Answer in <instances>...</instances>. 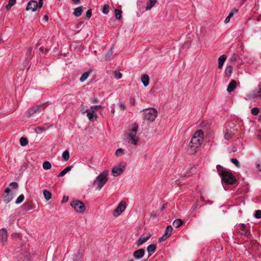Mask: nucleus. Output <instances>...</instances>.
<instances>
[{"label":"nucleus","instance_id":"4be33fe9","mask_svg":"<svg viewBox=\"0 0 261 261\" xmlns=\"http://www.w3.org/2000/svg\"><path fill=\"white\" fill-rule=\"evenodd\" d=\"M234 135V133L230 130H226V132L224 133V138L226 140H229L231 139Z\"/></svg>","mask_w":261,"mask_h":261},{"label":"nucleus","instance_id":"6ab92c4d","mask_svg":"<svg viewBox=\"0 0 261 261\" xmlns=\"http://www.w3.org/2000/svg\"><path fill=\"white\" fill-rule=\"evenodd\" d=\"M227 57L225 55H221L218 58V68L221 69L222 68L224 62L225 61Z\"/></svg>","mask_w":261,"mask_h":261},{"label":"nucleus","instance_id":"f8f14e48","mask_svg":"<svg viewBox=\"0 0 261 261\" xmlns=\"http://www.w3.org/2000/svg\"><path fill=\"white\" fill-rule=\"evenodd\" d=\"M150 237L151 234L149 233H147L146 235L141 236L136 243L137 246H140L145 243Z\"/></svg>","mask_w":261,"mask_h":261},{"label":"nucleus","instance_id":"f3484780","mask_svg":"<svg viewBox=\"0 0 261 261\" xmlns=\"http://www.w3.org/2000/svg\"><path fill=\"white\" fill-rule=\"evenodd\" d=\"M156 250V245L154 244H150L148 246L147 251L148 253V256H150Z\"/></svg>","mask_w":261,"mask_h":261},{"label":"nucleus","instance_id":"338daca9","mask_svg":"<svg viewBox=\"0 0 261 261\" xmlns=\"http://www.w3.org/2000/svg\"><path fill=\"white\" fill-rule=\"evenodd\" d=\"M39 50H40V51H41V52H43L44 48H43V47H40V48H39Z\"/></svg>","mask_w":261,"mask_h":261},{"label":"nucleus","instance_id":"aec40b11","mask_svg":"<svg viewBox=\"0 0 261 261\" xmlns=\"http://www.w3.org/2000/svg\"><path fill=\"white\" fill-rule=\"evenodd\" d=\"M92 71V70L91 69H90L88 70V71L83 73L82 74L81 77H80V82L82 83L85 82L88 79V77H89V76L90 75V73H91V72Z\"/></svg>","mask_w":261,"mask_h":261},{"label":"nucleus","instance_id":"5701e85b","mask_svg":"<svg viewBox=\"0 0 261 261\" xmlns=\"http://www.w3.org/2000/svg\"><path fill=\"white\" fill-rule=\"evenodd\" d=\"M72 167L71 166L66 167L58 175V177H62L64 176L68 172L70 171Z\"/></svg>","mask_w":261,"mask_h":261},{"label":"nucleus","instance_id":"393cba45","mask_svg":"<svg viewBox=\"0 0 261 261\" xmlns=\"http://www.w3.org/2000/svg\"><path fill=\"white\" fill-rule=\"evenodd\" d=\"M43 194L46 200L48 201L51 198V193L47 190H44Z\"/></svg>","mask_w":261,"mask_h":261},{"label":"nucleus","instance_id":"6e6d98bb","mask_svg":"<svg viewBox=\"0 0 261 261\" xmlns=\"http://www.w3.org/2000/svg\"><path fill=\"white\" fill-rule=\"evenodd\" d=\"M43 1H39V3L38 4V7L40 8H42V6H43Z\"/></svg>","mask_w":261,"mask_h":261},{"label":"nucleus","instance_id":"680f3d73","mask_svg":"<svg viewBox=\"0 0 261 261\" xmlns=\"http://www.w3.org/2000/svg\"><path fill=\"white\" fill-rule=\"evenodd\" d=\"M43 19L45 20L46 21H47L48 19V16L47 15H45L43 17Z\"/></svg>","mask_w":261,"mask_h":261},{"label":"nucleus","instance_id":"b1692460","mask_svg":"<svg viewBox=\"0 0 261 261\" xmlns=\"http://www.w3.org/2000/svg\"><path fill=\"white\" fill-rule=\"evenodd\" d=\"M156 0H148V3L147 4L146 10H148L151 9L156 4Z\"/></svg>","mask_w":261,"mask_h":261},{"label":"nucleus","instance_id":"09e8293b","mask_svg":"<svg viewBox=\"0 0 261 261\" xmlns=\"http://www.w3.org/2000/svg\"><path fill=\"white\" fill-rule=\"evenodd\" d=\"M102 12L104 13V14H108V12H109V7L108 6H106V5H105L103 8V9H102Z\"/></svg>","mask_w":261,"mask_h":261},{"label":"nucleus","instance_id":"0e129e2a","mask_svg":"<svg viewBox=\"0 0 261 261\" xmlns=\"http://www.w3.org/2000/svg\"><path fill=\"white\" fill-rule=\"evenodd\" d=\"M76 4H78L80 3V0H72Z\"/></svg>","mask_w":261,"mask_h":261},{"label":"nucleus","instance_id":"f03ea898","mask_svg":"<svg viewBox=\"0 0 261 261\" xmlns=\"http://www.w3.org/2000/svg\"><path fill=\"white\" fill-rule=\"evenodd\" d=\"M217 171L221 177L222 181L227 185H232L235 183L236 180L235 177L230 172L223 170V168L218 165L216 167Z\"/></svg>","mask_w":261,"mask_h":261},{"label":"nucleus","instance_id":"c756f323","mask_svg":"<svg viewBox=\"0 0 261 261\" xmlns=\"http://www.w3.org/2000/svg\"><path fill=\"white\" fill-rule=\"evenodd\" d=\"M82 13V7H79L77 8H76L74 9L73 14L75 16L79 17L81 15Z\"/></svg>","mask_w":261,"mask_h":261},{"label":"nucleus","instance_id":"2f4dec72","mask_svg":"<svg viewBox=\"0 0 261 261\" xmlns=\"http://www.w3.org/2000/svg\"><path fill=\"white\" fill-rule=\"evenodd\" d=\"M19 142H20V145L23 146L27 145L28 143V140L24 137L20 138V139L19 140Z\"/></svg>","mask_w":261,"mask_h":261},{"label":"nucleus","instance_id":"bf43d9fd","mask_svg":"<svg viewBox=\"0 0 261 261\" xmlns=\"http://www.w3.org/2000/svg\"><path fill=\"white\" fill-rule=\"evenodd\" d=\"M119 107L123 110H124L125 109V106L121 103L119 104Z\"/></svg>","mask_w":261,"mask_h":261},{"label":"nucleus","instance_id":"7ed1b4c3","mask_svg":"<svg viewBox=\"0 0 261 261\" xmlns=\"http://www.w3.org/2000/svg\"><path fill=\"white\" fill-rule=\"evenodd\" d=\"M108 171H105L99 174L93 181V186L95 187L96 190L99 191L108 181Z\"/></svg>","mask_w":261,"mask_h":261},{"label":"nucleus","instance_id":"20e7f679","mask_svg":"<svg viewBox=\"0 0 261 261\" xmlns=\"http://www.w3.org/2000/svg\"><path fill=\"white\" fill-rule=\"evenodd\" d=\"M138 125L136 124H134L132 125L130 128L128 133V139L130 144L133 145H137L139 138L137 135Z\"/></svg>","mask_w":261,"mask_h":261},{"label":"nucleus","instance_id":"5fc2aeb1","mask_svg":"<svg viewBox=\"0 0 261 261\" xmlns=\"http://www.w3.org/2000/svg\"><path fill=\"white\" fill-rule=\"evenodd\" d=\"M90 100H91V103H97V102H98V100H97V98H91Z\"/></svg>","mask_w":261,"mask_h":261},{"label":"nucleus","instance_id":"8fccbe9b","mask_svg":"<svg viewBox=\"0 0 261 261\" xmlns=\"http://www.w3.org/2000/svg\"><path fill=\"white\" fill-rule=\"evenodd\" d=\"M112 54V49H111L109 50V51L108 52V53L105 55V58L107 60L109 59L110 58V57H111Z\"/></svg>","mask_w":261,"mask_h":261},{"label":"nucleus","instance_id":"ddd939ff","mask_svg":"<svg viewBox=\"0 0 261 261\" xmlns=\"http://www.w3.org/2000/svg\"><path fill=\"white\" fill-rule=\"evenodd\" d=\"M10 189L9 187H7L5 190V193L4 196V201L5 203H8L10 202L13 199V196L11 194H10Z\"/></svg>","mask_w":261,"mask_h":261},{"label":"nucleus","instance_id":"3c124183","mask_svg":"<svg viewBox=\"0 0 261 261\" xmlns=\"http://www.w3.org/2000/svg\"><path fill=\"white\" fill-rule=\"evenodd\" d=\"M112 54V49H111L109 50V51L108 52V53L105 55V58L107 60L109 59L110 58V57H111Z\"/></svg>","mask_w":261,"mask_h":261},{"label":"nucleus","instance_id":"423d86ee","mask_svg":"<svg viewBox=\"0 0 261 261\" xmlns=\"http://www.w3.org/2000/svg\"><path fill=\"white\" fill-rule=\"evenodd\" d=\"M71 206L79 213H83L85 211L84 203L80 200H74L70 202Z\"/></svg>","mask_w":261,"mask_h":261},{"label":"nucleus","instance_id":"a19ab883","mask_svg":"<svg viewBox=\"0 0 261 261\" xmlns=\"http://www.w3.org/2000/svg\"><path fill=\"white\" fill-rule=\"evenodd\" d=\"M238 12V9L236 8H233L232 11L229 13L228 16L230 18L233 17L234 13H236Z\"/></svg>","mask_w":261,"mask_h":261},{"label":"nucleus","instance_id":"49530a36","mask_svg":"<svg viewBox=\"0 0 261 261\" xmlns=\"http://www.w3.org/2000/svg\"><path fill=\"white\" fill-rule=\"evenodd\" d=\"M81 112L83 114H84L85 113H88V111L90 110V109H87L84 106L82 105L81 107Z\"/></svg>","mask_w":261,"mask_h":261},{"label":"nucleus","instance_id":"4c0bfd02","mask_svg":"<svg viewBox=\"0 0 261 261\" xmlns=\"http://www.w3.org/2000/svg\"><path fill=\"white\" fill-rule=\"evenodd\" d=\"M24 195L21 194L18 196V197L17 198L15 202L17 204H19V203H21V202H22L23 200H24Z\"/></svg>","mask_w":261,"mask_h":261},{"label":"nucleus","instance_id":"f704fd0d","mask_svg":"<svg viewBox=\"0 0 261 261\" xmlns=\"http://www.w3.org/2000/svg\"><path fill=\"white\" fill-rule=\"evenodd\" d=\"M115 18L117 19H120L121 17V11L118 9L115 10Z\"/></svg>","mask_w":261,"mask_h":261},{"label":"nucleus","instance_id":"2eb2a0df","mask_svg":"<svg viewBox=\"0 0 261 261\" xmlns=\"http://www.w3.org/2000/svg\"><path fill=\"white\" fill-rule=\"evenodd\" d=\"M0 237L1 240L3 245H4L5 243L7 241V231L5 228H2L0 230Z\"/></svg>","mask_w":261,"mask_h":261},{"label":"nucleus","instance_id":"bb28decb","mask_svg":"<svg viewBox=\"0 0 261 261\" xmlns=\"http://www.w3.org/2000/svg\"><path fill=\"white\" fill-rule=\"evenodd\" d=\"M16 0H9L8 4L5 7L6 9L9 11L16 3Z\"/></svg>","mask_w":261,"mask_h":261},{"label":"nucleus","instance_id":"a211bd4d","mask_svg":"<svg viewBox=\"0 0 261 261\" xmlns=\"http://www.w3.org/2000/svg\"><path fill=\"white\" fill-rule=\"evenodd\" d=\"M236 85L237 83L235 81H231L227 88V91L228 93L232 92L236 89Z\"/></svg>","mask_w":261,"mask_h":261},{"label":"nucleus","instance_id":"0eeeda50","mask_svg":"<svg viewBox=\"0 0 261 261\" xmlns=\"http://www.w3.org/2000/svg\"><path fill=\"white\" fill-rule=\"evenodd\" d=\"M48 106V102H44L42 104L34 106L29 110L28 113L29 116L33 115L34 114L41 112Z\"/></svg>","mask_w":261,"mask_h":261},{"label":"nucleus","instance_id":"f257e3e1","mask_svg":"<svg viewBox=\"0 0 261 261\" xmlns=\"http://www.w3.org/2000/svg\"><path fill=\"white\" fill-rule=\"evenodd\" d=\"M203 137L204 133L201 129L194 133L189 143L188 151L190 153L193 154L198 151L203 142Z\"/></svg>","mask_w":261,"mask_h":261},{"label":"nucleus","instance_id":"473e14b6","mask_svg":"<svg viewBox=\"0 0 261 261\" xmlns=\"http://www.w3.org/2000/svg\"><path fill=\"white\" fill-rule=\"evenodd\" d=\"M232 71V67L231 66H227L225 69V73L227 75L229 76Z\"/></svg>","mask_w":261,"mask_h":261},{"label":"nucleus","instance_id":"864d4df0","mask_svg":"<svg viewBox=\"0 0 261 261\" xmlns=\"http://www.w3.org/2000/svg\"><path fill=\"white\" fill-rule=\"evenodd\" d=\"M90 111H93L95 113H96V112L97 111V106H92L90 108Z\"/></svg>","mask_w":261,"mask_h":261},{"label":"nucleus","instance_id":"de8ad7c7","mask_svg":"<svg viewBox=\"0 0 261 261\" xmlns=\"http://www.w3.org/2000/svg\"><path fill=\"white\" fill-rule=\"evenodd\" d=\"M91 15H92V11H91V10L89 9L86 12V17L87 19H89L91 17Z\"/></svg>","mask_w":261,"mask_h":261},{"label":"nucleus","instance_id":"774afa93","mask_svg":"<svg viewBox=\"0 0 261 261\" xmlns=\"http://www.w3.org/2000/svg\"><path fill=\"white\" fill-rule=\"evenodd\" d=\"M68 200V197H65V196L63 197V201H66Z\"/></svg>","mask_w":261,"mask_h":261},{"label":"nucleus","instance_id":"79ce46f5","mask_svg":"<svg viewBox=\"0 0 261 261\" xmlns=\"http://www.w3.org/2000/svg\"><path fill=\"white\" fill-rule=\"evenodd\" d=\"M254 217L257 219H259L261 218V211L260 210H256L254 213Z\"/></svg>","mask_w":261,"mask_h":261},{"label":"nucleus","instance_id":"c85d7f7f","mask_svg":"<svg viewBox=\"0 0 261 261\" xmlns=\"http://www.w3.org/2000/svg\"><path fill=\"white\" fill-rule=\"evenodd\" d=\"M182 223H183V222L181 219H177L174 221V222L173 223V225L175 228H178L182 224Z\"/></svg>","mask_w":261,"mask_h":261},{"label":"nucleus","instance_id":"052dcab7","mask_svg":"<svg viewBox=\"0 0 261 261\" xmlns=\"http://www.w3.org/2000/svg\"><path fill=\"white\" fill-rule=\"evenodd\" d=\"M151 217L153 218H155L156 217V214L155 213H151Z\"/></svg>","mask_w":261,"mask_h":261},{"label":"nucleus","instance_id":"1a4fd4ad","mask_svg":"<svg viewBox=\"0 0 261 261\" xmlns=\"http://www.w3.org/2000/svg\"><path fill=\"white\" fill-rule=\"evenodd\" d=\"M126 203L124 201L120 202L113 212V216L117 217L119 216L125 209Z\"/></svg>","mask_w":261,"mask_h":261},{"label":"nucleus","instance_id":"a18cd8bd","mask_svg":"<svg viewBox=\"0 0 261 261\" xmlns=\"http://www.w3.org/2000/svg\"><path fill=\"white\" fill-rule=\"evenodd\" d=\"M32 48L29 47L27 53V58H30L32 56Z\"/></svg>","mask_w":261,"mask_h":261},{"label":"nucleus","instance_id":"58836bf2","mask_svg":"<svg viewBox=\"0 0 261 261\" xmlns=\"http://www.w3.org/2000/svg\"><path fill=\"white\" fill-rule=\"evenodd\" d=\"M114 77L116 79H120L122 77V74L118 71H115L114 72Z\"/></svg>","mask_w":261,"mask_h":261},{"label":"nucleus","instance_id":"a878e982","mask_svg":"<svg viewBox=\"0 0 261 261\" xmlns=\"http://www.w3.org/2000/svg\"><path fill=\"white\" fill-rule=\"evenodd\" d=\"M172 230H173V228H172V226L171 225H168L166 227L165 232L164 234H165V236H166L168 237H169L172 234Z\"/></svg>","mask_w":261,"mask_h":261},{"label":"nucleus","instance_id":"9d476101","mask_svg":"<svg viewBox=\"0 0 261 261\" xmlns=\"http://www.w3.org/2000/svg\"><path fill=\"white\" fill-rule=\"evenodd\" d=\"M249 99L258 98L261 99V86H258V89H255L247 95Z\"/></svg>","mask_w":261,"mask_h":261},{"label":"nucleus","instance_id":"9b49d317","mask_svg":"<svg viewBox=\"0 0 261 261\" xmlns=\"http://www.w3.org/2000/svg\"><path fill=\"white\" fill-rule=\"evenodd\" d=\"M38 8V3L36 1L31 0L28 3L26 10L29 11L31 10L32 12H35L36 11Z\"/></svg>","mask_w":261,"mask_h":261},{"label":"nucleus","instance_id":"72a5a7b5","mask_svg":"<svg viewBox=\"0 0 261 261\" xmlns=\"http://www.w3.org/2000/svg\"><path fill=\"white\" fill-rule=\"evenodd\" d=\"M46 129L43 128L40 126H37L35 128L34 130L36 133L40 134L42 133L43 131H45Z\"/></svg>","mask_w":261,"mask_h":261},{"label":"nucleus","instance_id":"4468645a","mask_svg":"<svg viewBox=\"0 0 261 261\" xmlns=\"http://www.w3.org/2000/svg\"><path fill=\"white\" fill-rule=\"evenodd\" d=\"M145 254V250L141 248L135 251L133 253V256L137 259H141L143 257Z\"/></svg>","mask_w":261,"mask_h":261},{"label":"nucleus","instance_id":"13d9d810","mask_svg":"<svg viewBox=\"0 0 261 261\" xmlns=\"http://www.w3.org/2000/svg\"><path fill=\"white\" fill-rule=\"evenodd\" d=\"M230 18L228 16L226 17L225 19L224 22L225 23H227L229 22Z\"/></svg>","mask_w":261,"mask_h":261},{"label":"nucleus","instance_id":"cd10ccee","mask_svg":"<svg viewBox=\"0 0 261 261\" xmlns=\"http://www.w3.org/2000/svg\"><path fill=\"white\" fill-rule=\"evenodd\" d=\"M62 160L64 161H67L69 159V152L68 150H65L63 153H62Z\"/></svg>","mask_w":261,"mask_h":261},{"label":"nucleus","instance_id":"69168bd1","mask_svg":"<svg viewBox=\"0 0 261 261\" xmlns=\"http://www.w3.org/2000/svg\"><path fill=\"white\" fill-rule=\"evenodd\" d=\"M197 207L196 204H195L194 205L192 206V208L194 210Z\"/></svg>","mask_w":261,"mask_h":261},{"label":"nucleus","instance_id":"412c9836","mask_svg":"<svg viewBox=\"0 0 261 261\" xmlns=\"http://www.w3.org/2000/svg\"><path fill=\"white\" fill-rule=\"evenodd\" d=\"M141 81L145 87L147 86L149 83V77L147 74H143L141 77Z\"/></svg>","mask_w":261,"mask_h":261},{"label":"nucleus","instance_id":"7c9ffc66","mask_svg":"<svg viewBox=\"0 0 261 261\" xmlns=\"http://www.w3.org/2000/svg\"><path fill=\"white\" fill-rule=\"evenodd\" d=\"M51 167V165L50 163L48 161H45L43 163V168L44 170H48L50 169Z\"/></svg>","mask_w":261,"mask_h":261},{"label":"nucleus","instance_id":"dca6fc26","mask_svg":"<svg viewBox=\"0 0 261 261\" xmlns=\"http://www.w3.org/2000/svg\"><path fill=\"white\" fill-rule=\"evenodd\" d=\"M87 116L91 121H94L97 118V115L93 111L89 110L87 114Z\"/></svg>","mask_w":261,"mask_h":261},{"label":"nucleus","instance_id":"e433bc0d","mask_svg":"<svg viewBox=\"0 0 261 261\" xmlns=\"http://www.w3.org/2000/svg\"><path fill=\"white\" fill-rule=\"evenodd\" d=\"M124 153V150L123 149H122V148H119L118 149L116 152H115V154L117 156H121L122 155V154H123Z\"/></svg>","mask_w":261,"mask_h":261},{"label":"nucleus","instance_id":"6e6552de","mask_svg":"<svg viewBox=\"0 0 261 261\" xmlns=\"http://www.w3.org/2000/svg\"><path fill=\"white\" fill-rule=\"evenodd\" d=\"M124 168L125 165L124 163H120L118 166L114 167L112 170V175L114 176L120 175L124 171Z\"/></svg>","mask_w":261,"mask_h":261},{"label":"nucleus","instance_id":"39448f33","mask_svg":"<svg viewBox=\"0 0 261 261\" xmlns=\"http://www.w3.org/2000/svg\"><path fill=\"white\" fill-rule=\"evenodd\" d=\"M140 112H143L144 120L151 122L155 120L158 115L157 111L154 108L145 109Z\"/></svg>","mask_w":261,"mask_h":261},{"label":"nucleus","instance_id":"ea45409f","mask_svg":"<svg viewBox=\"0 0 261 261\" xmlns=\"http://www.w3.org/2000/svg\"><path fill=\"white\" fill-rule=\"evenodd\" d=\"M259 112V109L257 107H254L251 110V113L254 115H257Z\"/></svg>","mask_w":261,"mask_h":261},{"label":"nucleus","instance_id":"37998d69","mask_svg":"<svg viewBox=\"0 0 261 261\" xmlns=\"http://www.w3.org/2000/svg\"><path fill=\"white\" fill-rule=\"evenodd\" d=\"M231 162L234 164L237 167H239L240 166V164L238 160L236 159H231Z\"/></svg>","mask_w":261,"mask_h":261},{"label":"nucleus","instance_id":"c9c22d12","mask_svg":"<svg viewBox=\"0 0 261 261\" xmlns=\"http://www.w3.org/2000/svg\"><path fill=\"white\" fill-rule=\"evenodd\" d=\"M82 257V254L80 251L77 252L73 256V258L75 260L80 259Z\"/></svg>","mask_w":261,"mask_h":261},{"label":"nucleus","instance_id":"c03bdc74","mask_svg":"<svg viewBox=\"0 0 261 261\" xmlns=\"http://www.w3.org/2000/svg\"><path fill=\"white\" fill-rule=\"evenodd\" d=\"M9 187L11 189H17L18 187V184L15 182H11L9 185Z\"/></svg>","mask_w":261,"mask_h":261},{"label":"nucleus","instance_id":"4d7b16f0","mask_svg":"<svg viewBox=\"0 0 261 261\" xmlns=\"http://www.w3.org/2000/svg\"><path fill=\"white\" fill-rule=\"evenodd\" d=\"M166 206H167V204H163L162 205V207L160 209V211L161 212L163 211L166 208Z\"/></svg>","mask_w":261,"mask_h":261},{"label":"nucleus","instance_id":"603ef678","mask_svg":"<svg viewBox=\"0 0 261 261\" xmlns=\"http://www.w3.org/2000/svg\"><path fill=\"white\" fill-rule=\"evenodd\" d=\"M168 237L164 234L162 237L159 238V242H161L163 241H164L166 239H167Z\"/></svg>","mask_w":261,"mask_h":261},{"label":"nucleus","instance_id":"e2e57ef3","mask_svg":"<svg viewBox=\"0 0 261 261\" xmlns=\"http://www.w3.org/2000/svg\"><path fill=\"white\" fill-rule=\"evenodd\" d=\"M257 168L260 171H261V164H258L257 165Z\"/></svg>","mask_w":261,"mask_h":261}]
</instances>
